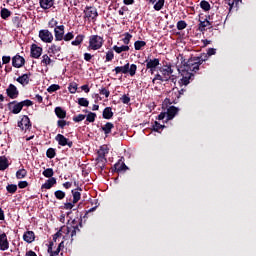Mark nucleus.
I'll use <instances>...</instances> for the list:
<instances>
[{
	"mask_svg": "<svg viewBox=\"0 0 256 256\" xmlns=\"http://www.w3.org/2000/svg\"><path fill=\"white\" fill-rule=\"evenodd\" d=\"M39 4L41 9H44V11H47V9H51V7L55 5V0H39Z\"/></svg>",
	"mask_w": 256,
	"mask_h": 256,
	"instance_id": "4be33fe9",
	"label": "nucleus"
},
{
	"mask_svg": "<svg viewBox=\"0 0 256 256\" xmlns=\"http://www.w3.org/2000/svg\"><path fill=\"white\" fill-rule=\"evenodd\" d=\"M95 119H97V114L95 112H88L86 122L95 123Z\"/></svg>",
	"mask_w": 256,
	"mask_h": 256,
	"instance_id": "ea45409f",
	"label": "nucleus"
},
{
	"mask_svg": "<svg viewBox=\"0 0 256 256\" xmlns=\"http://www.w3.org/2000/svg\"><path fill=\"white\" fill-rule=\"evenodd\" d=\"M113 129H115V124L111 122H107L104 126H101V130L104 132L105 137H109Z\"/></svg>",
	"mask_w": 256,
	"mask_h": 256,
	"instance_id": "412c9836",
	"label": "nucleus"
},
{
	"mask_svg": "<svg viewBox=\"0 0 256 256\" xmlns=\"http://www.w3.org/2000/svg\"><path fill=\"white\" fill-rule=\"evenodd\" d=\"M20 106L22 107H31L33 106V101L29 100V99H26V100H23L20 102Z\"/></svg>",
	"mask_w": 256,
	"mask_h": 256,
	"instance_id": "13d9d810",
	"label": "nucleus"
},
{
	"mask_svg": "<svg viewBox=\"0 0 256 256\" xmlns=\"http://www.w3.org/2000/svg\"><path fill=\"white\" fill-rule=\"evenodd\" d=\"M67 126V121L64 119H60L57 121V127L59 129H65V127Z\"/></svg>",
	"mask_w": 256,
	"mask_h": 256,
	"instance_id": "680f3d73",
	"label": "nucleus"
},
{
	"mask_svg": "<svg viewBox=\"0 0 256 256\" xmlns=\"http://www.w3.org/2000/svg\"><path fill=\"white\" fill-rule=\"evenodd\" d=\"M131 39H133V35H131L129 32L124 33V38L122 39L124 45L129 46Z\"/></svg>",
	"mask_w": 256,
	"mask_h": 256,
	"instance_id": "37998d69",
	"label": "nucleus"
},
{
	"mask_svg": "<svg viewBox=\"0 0 256 256\" xmlns=\"http://www.w3.org/2000/svg\"><path fill=\"white\" fill-rule=\"evenodd\" d=\"M129 167L123 162V160H118L116 164H114L112 171H115L116 173H121V171H127Z\"/></svg>",
	"mask_w": 256,
	"mask_h": 256,
	"instance_id": "f3484780",
	"label": "nucleus"
},
{
	"mask_svg": "<svg viewBox=\"0 0 256 256\" xmlns=\"http://www.w3.org/2000/svg\"><path fill=\"white\" fill-rule=\"evenodd\" d=\"M146 63V69L149 71L151 75L157 71V66L160 65V60L159 58H153V59H146L144 61Z\"/></svg>",
	"mask_w": 256,
	"mask_h": 256,
	"instance_id": "39448f33",
	"label": "nucleus"
},
{
	"mask_svg": "<svg viewBox=\"0 0 256 256\" xmlns=\"http://www.w3.org/2000/svg\"><path fill=\"white\" fill-rule=\"evenodd\" d=\"M179 99H181V97L179 96V94L177 92H171V95L169 96V98H165V100L163 101V107H169V105H177V103H179Z\"/></svg>",
	"mask_w": 256,
	"mask_h": 256,
	"instance_id": "423d86ee",
	"label": "nucleus"
},
{
	"mask_svg": "<svg viewBox=\"0 0 256 256\" xmlns=\"http://www.w3.org/2000/svg\"><path fill=\"white\" fill-rule=\"evenodd\" d=\"M163 7H165V0H158L154 4V10L155 11H161V9H163Z\"/></svg>",
	"mask_w": 256,
	"mask_h": 256,
	"instance_id": "a18cd8bd",
	"label": "nucleus"
},
{
	"mask_svg": "<svg viewBox=\"0 0 256 256\" xmlns=\"http://www.w3.org/2000/svg\"><path fill=\"white\" fill-rule=\"evenodd\" d=\"M23 239L26 243H33V241H35V232L30 230L26 231L23 234Z\"/></svg>",
	"mask_w": 256,
	"mask_h": 256,
	"instance_id": "5701e85b",
	"label": "nucleus"
},
{
	"mask_svg": "<svg viewBox=\"0 0 256 256\" xmlns=\"http://www.w3.org/2000/svg\"><path fill=\"white\" fill-rule=\"evenodd\" d=\"M60 51H61V46H58L56 44H52L48 48V53H50V55H57V53H60Z\"/></svg>",
	"mask_w": 256,
	"mask_h": 256,
	"instance_id": "c9c22d12",
	"label": "nucleus"
},
{
	"mask_svg": "<svg viewBox=\"0 0 256 256\" xmlns=\"http://www.w3.org/2000/svg\"><path fill=\"white\" fill-rule=\"evenodd\" d=\"M85 114H78L77 116L73 117L74 123H81V121L85 120Z\"/></svg>",
	"mask_w": 256,
	"mask_h": 256,
	"instance_id": "bf43d9fd",
	"label": "nucleus"
},
{
	"mask_svg": "<svg viewBox=\"0 0 256 256\" xmlns=\"http://www.w3.org/2000/svg\"><path fill=\"white\" fill-rule=\"evenodd\" d=\"M113 59H115V53L113 52V50H108L106 52L105 63H109V61H112Z\"/></svg>",
	"mask_w": 256,
	"mask_h": 256,
	"instance_id": "de8ad7c7",
	"label": "nucleus"
},
{
	"mask_svg": "<svg viewBox=\"0 0 256 256\" xmlns=\"http://www.w3.org/2000/svg\"><path fill=\"white\" fill-rule=\"evenodd\" d=\"M9 167V160L5 156H0V171H5Z\"/></svg>",
	"mask_w": 256,
	"mask_h": 256,
	"instance_id": "7c9ffc66",
	"label": "nucleus"
},
{
	"mask_svg": "<svg viewBox=\"0 0 256 256\" xmlns=\"http://www.w3.org/2000/svg\"><path fill=\"white\" fill-rule=\"evenodd\" d=\"M243 3V0H231L228 1V5L230 7V10L233 9V7H235L236 9H239V4Z\"/></svg>",
	"mask_w": 256,
	"mask_h": 256,
	"instance_id": "c03bdc74",
	"label": "nucleus"
},
{
	"mask_svg": "<svg viewBox=\"0 0 256 256\" xmlns=\"http://www.w3.org/2000/svg\"><path fill=\"white\" fill-rule=\"evenodd\" d=\"M120 101L124 104V105H129V103H131V98L129 97V95L124 94L121 98Z\"/></svg>",
	"mask_w": 256,
	"mask_h": 256,
	"instance_id": "4d7b16f0",
	"label": "nucleus"
},
{
	"mask_svg": "<svg viewBox=\"0 0 256 256\" xmlns=\"http://www.w3.org/2000/svg\"><path fill=\"white\" fill-rule=\"evenodd\" d=\"M103 119H113V108L106 107L102 112Z\"/></svg>",
	"mask_w": 256,
	"mask_h": 256,
	"instance_id": "c85d7f7f",
	"label": "nucleus"
},
{
	"mask_svg": "<svg viewBox=\"0 0 256 256\" xmlns=\"http://www.w3.org/2000/svg\"><path fill=\"white\" fill-rule=\"evenodd\" d=\"M77 87H78L77 83L71 82L69 84L68 90L70 93L75 94V93H77Z\"/></svg>",
	"mask_w": 256,
	"mask_h": 256,
	"instance_id": "5fc2aeb1",
	"label": "nucleus"
},
{
	"mask_svg": "<svg viewBox=\"0 0 256 256\" xmlns=\"http://www.w3.org/2000/svg\"><path fill=\"white\" fill-rule=\"evenodd\" d=\"M156 81H162V82H164V81H167V79H165V78L163 77V75L161 76V74H155V76H154L152 82L155 83Z\"/></svg>",
	"mask_w": 256,
	"mask_h": 256,
	"instance_id": "69168bd1",
	"label": "nucleus"
},
{
	"mask_svg": "<svg viewBox=\"0 0 256 256\" xmlns=\"http://www.w3.org/2000/svg\"><path fill=\"white\" fill-rule=\"evenodd\" d=\"M6 95L9 99H17L19 97V90L17 86L14 84H9L8 88L6 89Z\"/></svg>",
	"mask_w": 256,
	"mask_h": 256,
	"instance_id": "ddd939ff",
	"label": "nucleus"
},
{
	"mask_svg": "<svg viewBox=\"0 0 256 256\" xmlns=\"http://www.w3.org/2000/svg\"><path fill=\"white\" fill-rule=\"evenodd\" d=\"M152 127H153V131H155L156 133H159V131H161V129H165V125H162L157 121L154 122Z\"/></svg>",
	"mask_w": 256,
	"mask_h": 256,
	"instance_id": "603ef678",
	"label": "nucleus"
},
{
	"mask_svg": "<svg viewBox=\"0 0 256 256\" xmlns=\"http://www.w3.org/2000/svg\"><path fill=\"white\" fill-rule=\"evenodd\" d=\"M176 27L178 31H183V29H187V22H185V20H180L177 22Z\"/></svg>",
	"mask_w": 256,
	"mask_h": 256,
	"instance_id": "3c124183",
	"label": "nucleus"
},
{
	"mask_svg": "<svg viewBox=\"0 0 256 256\" xmlns=\"http://www.w3.org/2000/svg\"><path fill=\"white\" fill-rule=\"evenodd\" d=\"M65 192L62 190H56L54 192V196L56 197V199H58L59 201H63V198L65 197Z\"/></svg>",
	"mask_w": 256,
	"mask_h": 256,
	"instance_id": "8fccbe9b",
	"label": "nucleus"
},
{
	"mask_svg": "<svg viewBox=\"0 0 256 256\" xmlns=\"http://www.w3.org/2000/svg\"><path fill=\"white\" fill-rule=\"evenodd\" d=\"M57 155V152L55 150V148H48L46 151V157H48V159H55Z\"/></svg>",
	"mask_w": 256,
	"mask_h": 256,
	"instance_id": "a19ab883",
	"label": "nucleus"
},
{
	"mask_svg": "<svg viewBox=\"0 0 256 256\" xmlns=\"http://www.w3.org/2000/svg\"><path fill=\"white\" fill-rule=\"evenodd\" d=\"M147 46V42L145 41H141V40H137L134 42V49L136 51H141V49H143V47Z\"/></svg>",
	"mask_w": 256,
	"mask_h": 256,
	"instance_id": "4c0bfd02",
	"label": "nucleus"
},
{
	"mask_svg": "<svg viewBox=\"0 0 256 256\" xmlns=\"http://www.w3.org/2000/svg\"><path fill=\"white\" fill-rule=\"evenodd\" d=\"M207 27H211V22L209 20L205 19L204 21H200L198 24V31H200V33H205Z\"/></svg>",
	"mask_w": 256,
	"mask_h": 256,
	"instance_id": "393cba45",
	"label": "nucleus"
},
{
	"mask_svg": "<svg viewBox=\"0 0 256 256\" xmlns=\"http://www.w3.org/2000/svg\"><path fill=\"white\" fill-rule=\"evenodd\" d=\"M97 155L101 158L103 157H107V155H109V146L107 145H102L100 146Z\"/></svg>",
	"mask_w": 256,
	"mask_h": 256,
	"instance_id": "cd10ccee",
	"label": "nucleus"
},
{
	"mask_svg": "<svg viewBox=\"0 0 256 256\" xmlns=\"http://www.w3.org/2000/svg\"><path fill=\"white\" fill-rule=\"evenodd\" d=\"M59 89H61V86L58 84H52L48 87L47 91L48 93H55V91H59Z\"/></svg>",
	"mask_w": 256,
	"mask_h": 256,
	"instance_id": "864d4df0",
	"label": "nucleus"
},
{
	"mask_svg": "<svg viewBox=\"0 0 256 256\" xmlns=\"http://www.w3.org/2000/svg\"><path fill=\"white\" fill-rule=\"evenodd\" d=\"M42 175L47 179H51L55 175V172L53 171V168H47L42 172Z\"/></svg>",
	"mask_w": 256,
	"mask_h": 256,
	"instance_id": "58836bf2",
	"label": "nucleus"
},
{
	"mask_svg": "<svg viewBox=\"0 0 256 256\" xmlns=\"http://www.w3.org/2000/svg\"><path fill=\"white\" fill-rule=\"evenodd\" d=\"M165 68L160 67L159 71L162 74V77L166 79V81H169L171 79V75H173V65L171 63H168L164 65Z\"/></svg>",
	"mask_w": 256,
	"mask_h": 256,
	"instance_id": "0eeeda50",
	"label": "nucleus"
},
{
	"mask_svg": "<svg viewBox=\"0 0 256 256\" xmlns=\"http://www.w3.org/2000/svg\"><path fill=\"white\" fill-rule=\"evenodd\" d=\"M9 249V240H7V234H0V251H7Z\"/></svg>",
	"mask_w": 256,
	"mask_h": 256,
	"instance_id": "a211bd4d",
	"label": "nucleus"
},
{
	"mask_svg": "<svg viewBox=\"0 0 256 256\" xmlns=\"http://www.w3.org/2000/svg\"><path fill=\"white\" fill-rule=\"evenodd\" d=\"M41 55H43V48L37 44H32L30 48V57H32V59H39Z\"/></svg>",
	"mask_w": 256,
	"mask_h": 256,
	"instance_id": "9d476101",
	"label": "nucleus"
},
{
	"mask_svg": "<svg viewBox=\"0 0 256 256\" xmlns=\"http://www.w3.org/2000/svg\"><path fill=\"white\" fill-rule=\"evenodd\" d=\"M6 190L13 195L14 193H17V185L16 184H8L6 186Z\"/></svg>",
	"mask_w": 256,
	"mask_h": 256,
	"instance_id": "09e8293b",
	"label": "nucleus"
},
{
	"mask_svg": "<svg viewBox=\"0 0 256 256\" xmlns=\"http://www.w3.org/2000/svg\"><path fill=\"white\" fill-rule=\"evenodd\" d=\"M182 64V69H185L186 71H192L194 73H197V71H199V69H201V62L199 60V58L191 57L188 60L183 59L181 61Z\"/></svg>",
	"mask_w": 256,
	"mask_h": 256,
	"instance_id": "f257e3e1",
	"label": "nucleus"
},
{
	"mask_svg": "<svg viewBox=\"0 0 256 256\" xmlns=\"http://www.w3.org/2000/svg\"><path fill=\"white\" fill-rule=\"evenodd\" d=\"M77 221H79V225H75V223H77ZM72 224L74 225L73 226V229L71 231V238L75 237V235H77V231H79V226L80 227H83V220L81 218H78V220L74 219L72 221ZM71 241H73V239H71Z\"/></svg>",
	"mask_w": 256,
	"mask_h": 256,
	"instance_id": "6ab92c4d",
	"label": "nucleus"
},
{
	"mask_svg": "<svg viewBox=\"0 0 256 256\" xmlns=\"http://www.w3.org/2000/svg\"><path fill=\"white\" fill-rule=\"evenodd\" d=\"M39 38L43 43H53V33L48 29H42L39 31Z\"/></svg>",
	"mask_w": 256,
	"mask_h": 256,
	"instance_id": "6e6552de",
	"label": "nucleus"
},
{
	"mask_svg": "<svg viewBox=\"0 0 256 256\" xmlns=\"http://www.w3.org/2000/svg\"><path fill=\"white\" fill-rule=\"evenodd\" d=\"M84 39L85 35L79 34L78 36H76L75 40L71 42V45H73L74 47H79V45L83 43Z\"/></svg>",
	"mask_w": 256,
	"mask_h": 256,
	"instance_id": "72a5a7b5",
	"label": "nucleus"
},
{
	"mask_svg": "<svg viewBox=\"0 0 256 256\" xmlns=\"http://www.w3.org/2000/svg\"><path fill=\"white\" fill-rule=\"evenodd\" d=\"M96 161H97L98 165H102V167H103V165H105L107 163V158L106 157L101 158V156H98L96 158Z\"/></svg>",
	"mask_w": 256,
	"mask_h": 256,
	"instance_id": "338daca9",
	"label": "nucleus"
},
{
	"mask_svg": "<svg viewBox=\"0 0 256 256\" xmlns=\"http://www.w3.org/2000/svg\"><path fill=\"white\" fill-rule=\"evenodd\" d=\"M55 41H63V37L65 35V26L60 25L56 26L54 29Z\"/></svg>",
	"mask_w": 256,
	"mask_h": 256,
	"instance_id": "2eb2a0df",
	"label": "nucleus"
},
{
	"mask_svg": "<svg viewBox=\"0 0 256 256\" xmlns=\"http://www.w3.org/2000/svg\"><path fill=\"white\" fill-rule=\"evenodd\" d=\"M18 127L22 131H27L31 127V120L29 119V116L24 115L21 119V121L18 122Z\"/></svg>",
	"mask_w": 256,
	"mask_h": 256,
	"instance_id": "4468645a",
	"label": "nucleus"
},
{
	"mask_svg": "<svg viewBox=\"0 0 256 256\" xmlns=\"http://www.w3.org/2000/svg\"><path fill=\"white\" fill-rule=\"evenodd\" d=\"M196 58L199 59L200 63L203 65L207 59H209V55L206 53L201 54L200 56H195Z\"/></svg>",
	"mask_w": 256,
	"mask_h": 256,
	"instance_id": "052dcab7",
	"label": "nucleus"
},
{
	"mask_svg": "<svg viewBox=\"0 0 256 256\" xmlns=\"http://www.w3.org/2000/svg\"><path fill=\"white\" fill-rule=\"evenodd\" d=\"M75 205H77L76 203H73L72 202H66L64 203L63 206H61V209H65L66 211H70V212H67V217H69V215H71V210L73 209V207H75Z\"/></svg>",
	"mask_w": 256,
	"mask_h": 256,
	"instance_id": "f704fd0d",
	"label": "nucleus"
},
{
	"mask_svg": "<svg viewBox=\"0 0 256 256\" xmlns=\"http://www.w3.org/2000/svg\"><path fill=\"white\" fill-rule=\"evenodd\" d=\"M55 140L57 141L58 145H60L61 147H69V149H71V147H73V141H70L69 138H66L63 134H58L55 137Z\"/></svg>",
	"mask_w": 256,
	"mask_h": 256,
	"instance_id": "1a4fd4ad",
	"label": "nucleus"
},
{
	"mask_svg": "<svg viewBox=\"0 0 256 256\" xmlns=\"http://www.w3.org/2000/svg\"><path fill=\"white\" fill-rule=\"evenodd\" d=\"M7 107L13 115H19L20 111H23V108L21 107V103L17 101H12L7 104Z\"/></svg>",
	"mask_w": 256,
	"mask_h": 256,
	"instance_id": "f8f14e48",
	"label": "nucleus"
},
{
	"mask_svg": "<svg viewBox=\"0 0 256 256\" xmlns=\"http://www.w3.org/2000/svg\"><path fill=\"white\" fill-rule=\"evenodd\" d=\"M178 72L182 76V79H180L178 82L180 87H183V85L185 87H187V85H189L191 83V81H193V77H195V75L193 73L189 72L188 70L184 69L183 67L178 68Z\"/></svg>",
	"mask_w": 256,
	"mask_h": 256,
	"instance_id": "20e7f679",
	"label": "nucleus"
},
{
	"mask_svg": "<svg viewBox=\"0 0 256 256\" xmlns=\"http://www.w3.org/2000/svg\"><path fill=\"white\" fill-rule=\"evenodd\" d=\"M98 15L99 14L97 13V8L91 6L86 7V17L95 19V17H97Z\"/></svg>",
	"mask_w": 256,
	"mask_h": 256,
	"instance_id": "b1692460",
	"label": "nucleus"
},
{
	"mask_svg": "<svg viewBox=\"0 0 256 256\" xmlns=\"http://www.w3.org/2000/svg\"><path fill=\"white\" fill-rule=\"evenodd\" d=\"M25 177H27V170H25V168L19 169L16 172L17 179H25Z\"/></svg>",
	"mask_w": 256,
	"mask_h": 256,
	"instance_id": "79ce46f5",
	"label": "nucleus"
},
{
	"mask_svg": "<svg viewBox=\"0 0 256 256\" xmlns=\"http://www.w3.org/2000/svg\"><path fill=\"white\" fill-rule=\"evenodd\" d=\"M79 191H83V190L81 188H77L71 191L72 197H73V200H72L73 203L77 204L79 203V201H81V192Z\"/></svg>",
	"mask_w": 256,
	"mask_h": 256,
	"instance_id": "a878e982",
	"label": "nucleus"
},
{
	"mask_svg": "<svg viewBox=\"0 0 256 256\" xmlns=\"http://www.w3.org/2000/svg\"><path fill=\"white\" fill-rule=\"evenodd\" d=\"M30 77H31V72L23 74L22 76L18 77L16 81L17 83H20V85H23V87H25V85H29Z\"/></svg>",
	"mask_w": 256,
	"mask_h": 256,
	"instance_id": "aec40b11",
	"label": "nucleus"
},
{
	"mask_svg": "<svg viewBox=\"0 0 256 256\" xmlns=\"http://www.w3.org/2000/svg\"><path fill=\"white\" fill-rule=\"evenodd\" d=\"M112 49H113V51H115V53L120 55V53L129 51L130 48L127 45H122V46L115 45V46L112 47Z\"/></svg>",
	"mask_w": 256,
	"mask_h": 256,
	"instance_id": "2f4dec72",
	"label": "nucleus"
},
{
	"mask_svg": "<svg viewBox=\"0 0 256 256\" xmlns=\"http://www.w3.org/2000/svg\"><path fill=\"white\" fill-rule=\"evenodd\" d=\"M112 71L115 72V75L122 73L124 75L130 74V77H135L137 73V65L126 63L124 66L115 67Z\"/></svg>",
	"mask_w": 256,
	"mask_h": 256,
	"instance_id": "f03ea898",
	"label": "nucleus"
},
{
	"mask_svg": "<svg viewBox=\"0 0 256 256\" xmlns=\"http://www.w3.org/2000/svg\"><path fill=\"white\" fill-rule=\"evenodd\" d=\"M103 43H105V40L103 39V37L99 35H91L89 37L88 49L90 51H99V49L103 47Z\"/></svg>",
	"mask_w": 256,
	"mask_h": 256,
	"instance_id": "7ed1b4c3",
	"label": "nucleus"
},
{
	"mask_svg": "<svg viewBox=\"0 0 256 256\" xmlns=\"http://www.w3.org/2000/svg\"><path fill=\"white\" fill-rule=\"evenodd\" d=\"M0 17L4 19V21H7L9 17H11V10L7 8H1Z\"/></svg>",
	"mask_w": 256,
	"mask_h": 256,
	"instance_id": "473e14b6",
	"label": "nucleus"
},
{
	"mask_svg": "<svg viewBox=\"0 0 256 256\" xmlns=\"http://www.w3.org/2000/svg\"><path fill=\"white\" fill-rule=\"evenodd\" d=\"M177 113H179V108L175 106H168L166 112L167 121L175 119V115H177Z\"/></svg>",
	"mask_w": 256,
	"mask_h": 256,
	"instance_id": "dca6fc26",
	"label": "nucleus"
},
{
	"mask_svg": "<svg viewBox=\"0 0 256 256\" xmlns=\"http://www.w3.org/2000/svg\"><path fill=\"white\" fill-rule=\"evenodd\" d=\"M54 113L56 117H58V119H65V117H67V111H65V109H62L60 106L54 109Z\"/></svg>",
	"mask_w": 256,
	"mask_h": 256,
	"instance_id": "bb28decb",
	"label": "nucleus"
},
{
	"mask_svg": "<svg viewBox=\"0 0 256 256\" xmlns=\"http://www.w3.org/2000/svg\"><path fill=\"white\" fill-rule=\"evenodd\" d=\"M200 7L203 9V11H211V4H209V2L206 0H202L200 2Z\"/></svg>",
	"mask_w": 256,
	"mask_h": 256,
	"instance_id": "49530a36",
	"label": "nucleus"
},
{
	"mask_svg": "<svg viewBox=\"0 0 256 256\" xmlns=\"http://www.w3.org/2000/svg\"><path fill=\"white\" fill-rule=\"evenodd\" d=\"M25 65V58L19 54L12 57V67L15 69H21Z\"/></svg>",
	"mask_w": 256,
	"mask_h": 256,
	"instance_id": "9b49d317",
	"label": "nucleus"
},
{
	"mask_svg": "<svg viewBox=\"0 0 256 256\" xmlns=\"http://www.w3.org/2000/svg\"><path fill=\"white\" fill-rule=\"evenodd\" d=\"M78 105H80V107H89V100H87V98H79Z\"/></svg>",
	"mask_w": 256,
	"mask_h": 256,
	"instance_id": "6e6d98bb",
	"label": "nucleus"
},
{
	"mask_svg": "<svg viewBox=\"0 0 256 256\" xmlns=\"http://www.w3.org/2000/svg\"><path fill=\"white\" fill-rule=\"evenodd\" d=\"M100 95H105L106 99L111 95V92L107 88L103 87L99 90Z\"/></svg>",
	"mask_w": 256,
	"mask_h": 256,
	"instance_id": "e2e57ef3",
	"label": "nucleus"
},
{
	"mask_svg": "<svg viewBox=\"0 0 256 256\" xmlns=\"http://www.w3.org/2000/svg\"><path fill=\"white\" fill-rule=\"evenodd\" d=\"M53 185H57V179L56 178H49L42 185V189H51V187H53Z\"/></svg>",
	"mask_w": 256,
	"mask_h": 256,
	"instance_id": "c756f323",
	"label": "nucleus"
},
{
	"mask_svg": "<svg viewBox=\"0 0 256 256\" xmlns=\"http://www.w3.org/2000/svg\"><path fill=\"white\" fill-rule=\"evenodd\" d=\"M75 38V35H73V32H68L67 34H64L63 39L65 41H72V39Z\"/></svg>",
	"mask_w": 256,
	"mask_h": 256,
	"instance_id": "0e129e2a",
	"label": "nucleus"
},
{
	"mask_svg": "<svg viewBox=\"0 0 256 256\" xmlns=\"http://www.w3.org/2000/svg\"><path fill=\"white\" fill-rule=\"evenodd\" d=\"M51 63H54V61L51 60V57H49L47 54H44L42 56L41 65H43V67H48V65H51Z\"/></svg>",
	"mask_w": 256,
	"mask_h": 256,
	"instance_id": "e433bc0d",
	"label": "nucleus"
},
{
	"mask_svg": "<svg viewBox=\"0 0 256 256\" xmlns=\"http://www.w3.org/2000/svg\"><path fill=\"white\" fill-rule=\"evenodd\" d=\"M59 24V22H57V20H55V18H52L49 22H48V27L50 29H53L54 27H57V25Z\"/></svg>",
	"mask_w": 256,
	"mask_h": 256,
	"instance_id": "774afa93",
	"label": "nucleus"
}]
</instances>
